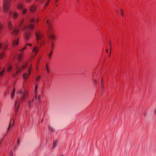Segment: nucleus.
Masks as SVG:
<instances>
[{
  "label": "nucleus",
  "mask_w": 156,
  "mask_h": 156,
  "mask_svg": "<svg viewBox=\"0 0 156 156\" xmlns=\"http://www.w3.org/2000/svg\"><path fill=\"white\" fill-rule=\"evenodd\" d=\"M46 22L48 25L47 34L48 37L52 40L54 41L55 37L53 34L54 29L52 27L51 23L49 21L48 19L47 20Z\"/></svg>",
  "instance_id": "nucleus-1"
},
{
  "label": "nucleus",
  "mask_w": 156,
  "mask_h": 156,
  "mask_svg": "<svg viewBox=\"0 0 156 156\" xmlns=\"http://www.w3.org/2000/svg\"><path fill=\"white\" fill-rule=\"evenodd\" d=\"M12 0H4L3 9L4 12H6L9 10Z\"/></svg>",
  "instance_id": "nucleus-2"
},
{
  "label": "nucleus",
  "mask_w": 156,
  "mask_h": 156,
  "mask_svg": "<svg viewBox=\"0 0 156 156\" xmlns=\"http://www.w3.org/2000/svg\"><path fill=\"white\" fill-rule=\"evenodd\" d=\"M8 27L11 34H14L15 36H16L18 34L19 31V30L16 28H13L10 22L8 23Z\"/></svg>",
  "instance_id": "nucleus-3"
},
{
  "label": "nucleus",
  "mask_w": 156,
  "mask_h": 156,
  "mask_svg": "<svg viewBox=\"0 0 156 156\" xmlns=\"http://www.w3.org/2000/svg\"><path fill=\"white\" fill-rule=\"evenodd\" d=\"M36 41L37 43H40L41 45L43 44L44 41H40L39 40H41L43 37V34L41 32H36Z\"/></svg>",
  "instance_id": "nucleus-4"
},
{
  "label": "nucleus",
  "mask_w": 156,
  "mask_h": 156,
  "mask_svg": "<svg viewBox=\"0 0 156 156\" xmlns=\"http://www.w3.org/2000/svg\"><path fill=\"white\" fill-rule=\"evenodd\" d=\"M17 93L19 94L21 96V102H23L28 96V92L26 90L23 91L22 90H21L18 91Z\"/></svg>",
  "instance_id": "nucleus-5"
},
{
  "label": "nucleus",
  "mask_w": 156,
  "mask_h": 156,
  "mask_svg": "<svg viewBox=\"0 0 156 156\" xmlns=\"http://www.w3.org/2000/svg\"><path fill=\"white\" fill-rule=\"evenodd\" d=\"M32 67V66H31V68ZM31 68H29L28 69V73L27 72H25L23 75V78L26 80L29 77L31 73Z\"/></svg>",
  "instance_id": "nucleus-6"
},
{
  "label": "nucleus",
  "mask_w": 156,
  "mask_h": 156,
  "mask_svg": "<svg viewBox=\"0 0 156 156\" xmlns=\"http://www.w3.org/2000/svg\"><path fill=\"white\" fill-rule=\"evenodd\" d=\"M34 28V26L32 24H30L28 26L27 24H26L23 27V31L26 30L28 28L30 30H32Z\"/></svg>",
  "instance_id": "nucleus-7"
},
{
  "label": "nucleus",
  "mask_w": 156,
  "mask_h": 156,
  "mask_svg": "<svg viewBox=\"0 0 156 156\" xmlns=\"http://www.w3.org/2000/svg\"><path fill=\"white\" fill-rule=\"evenodd\" d=\"M16 66L17 70L16 71L15 74H14L13 76H16L18 73H20L22 69L24 68L25 67H26L27 66V64L26 63L24 64L22 66V68H20L18 66Z\"/></svg>",
  "instance_id": "nucleus-8"
},
{
  "label": "nucleus",
  "mask_w": 156,
  "mask_h": 156,
  "mask_svg": "<svg viewBox=\"0 0 156 156\" xmlns=\"http://www.w3.org/2000/svg\"><path fill=\"white\" fill-rule=\"evenodd\" d=\"M18 8L22 10L23 14L24 15L26 13L27 10L23 8V5L22 4H19L18 6Z\"/></svg>",
  "instance_id": "nucleus-9"
},
{
  "label": "nucleus",
  "mask_w": 156,
  "mask_h": 156,
  "mask_svg": "<svg viewBox=\"0 0 156 156\" xmlns=\"http://www.w3.org/2000/svg\"><path fill=\"white\" fill-rule=\"evenodd\" d=\"M30 32L29 30L25 31L24 34V37L26 40L28 41L29 40V38L30 36Z\"/></svg>",
  "instance_id": "nucleus-10"
},
{
  "label": "nucleus",
  "mask_w": 156,
  "mask_h": 156,
  "mask_svg": "<svg viewBox=\"0 0 156 156\" xmlns=\"http://www.w3.org/2000/svg\"><path fill=\"white\" fill-rule=\"evenodd\" d=\"M8 14L9 16H11L12 14L13 17L15 19H16L17 18L18 16V13L15 12H12V11H10L8 13Z\"/></svg>",
  "instance_id": "nucleus-11"
},
{
  "label": "nucleus",
  "mask_w": 156,
  "mask_h": 156,
  "mask_svg": "<svg viewBox=\"0 0 156 156\" xmlns=\"http://www.w3.org/2000/svg\"><path fill=\"white\" fill-rule=\"evenodd\" d=\"M20 105V101H17L15 104V107L16 108L15 114L16 115L17 114V112L18 111L19 107Z\"/></svg>",
  "instance_id": "nucleus-12"
},
{
  "label": "nucleus",
  "mask_w": 156,
  "mask_h": 156,
  "mask_svg": "<svg viewBox=\"0 0 156 156\" xmlns=\"http://www.w3.org/2000/svg\"><path fill=\"white\" fill-rule=\"evenodd\" d=\"M19 41V38H16L14 40H13L12 41V45L14 47L17 45L18 44Z\"/></svg>",
  "instance_id": "nucleus-13"
},
{
  "label": "nucleus",
  "mask_w": 156,
  "mask_h": 156,
  "mask_svg": "<svg viewBox=\"0 0 156 156\" xmlns=\"http://www.w3.org/2000/svg\"><path fill=\"white\" fill-rule=\"evenodd\" d=\"M39 49V47L38 46H34L33 48L32 52L34 53L35 55H37Z\"/></svg>",
  "instance_id": "nucleus-14"
},
{
  "label": "nucleus",
  "mask_w": 156,
  "mask_h": 156,
  "mask_svg": "<svg viewBox=\"0 0 156 156\" xmlns=\"http://www.w3.org/2000/svg\"><path fill=\"white\" fill-rule=\"evenodd\" d=\"M15 120H13V123H12V122H10V124H9V127L8 129V130H7V133H8L9 131V130L11 128V127H12L14 123H15Z\"/></svg>",
  "instance_id": "nucleus-15"
},
{
  "label": "nucleus",
  "mask_w": 156,
  "mask_h": 156,
  "mask_svg": "<svg viewBox=\"0 0 156 156\" xmlns=\"http://www.w3.org/2000/svg\"><path fill=\"white\" fill-rule=\"evenodd\" d=\"M7 46L5 44L2 45V44L0 43V49H2L3 50H5L7 48Z\"/></svg>",
  "instance_id": "nucleus-16"
},
{
  "label": "nucleus",
  "mask_w": 156,
  "mask_h": 156,
  "mask_svg": "<svg viewBox=\"0 0 156 156\" xmlns=\"http://www.w3.org/2000/svg\"><path fill=\"white\" fill-rule=\"evenodd\" d=\"M101 92L102 93H103L104 92V87L102 81H101Z\"/></svg>",
  "instance_id": "nucleus-17"
},
{
  "label": "nucleus",
  "mask_w": 156,
  "mask_h": 156,
  "mask_svg": "<svg viewBox=\"0 0 156 156\" xmlns=\"http://www.w3.org/2000/svg\"><path fill=\"white\" fill-rule=\"evenodd\" d=\"M48 128L49 130L51 131V132L53 133L55 132V129L51 126L50 125H48Z\"/></svg>",
  "instance_id": "nucleus-18"
},
{
  "label": "nucleus",
  "mask_w": 156,
  "mask_h": 156,
  "mask_svg": "<svg viewBox=\"0 0 156 156\" xmlns=\"http://www.w3.org/2000/svg\"><path fill=\"white\" fill-rule=\"evenodd\" d=\"M12 67L11 65H8L7 66L8 72H10L12 69Z\"/></svg>",
  "instance_id": "nucleus-19"
},
{
  "label": "nucleus",
  "mask_w": 156,
  "mask_h": 156,
  "mask_svg": "<svg viewBox=\"0 0 156 156\" xmlns=\"http://www.w3.org/2000/svg\"><path fill=\"white\" fill-rule=\"evenodd\" d=\"M5 71V69H3V70H1L0 72V77L2 76H3V75L4 74Z\"/></svg>",
  "instance_id": "nucleus-20"
},
{
  "label": "nucleus",
  "mask_w": 156,
  "mask_h": 156,
  "mask_svg": "<svg viewBox=\"0 0 156 156\" xmlns=\"http://www.w3.org/2000/svg\"><path fill=\"white\" fill-rule=\"evenodd\" d=\"M36 7L34 5H33L30 8V10L32 12H34L36 10Z\"/></svg>",
  "instance_id": "nucleus-21"
},
{
  "label": "nucleus",
  "mask_w": 156,
  "mask_h": 156,
  "mask_svg": "<svg viewBox=\"0 0 156 156\" xmlns=\"http://www.w3.org/2000/svg\"><path fill=\"white\" fill-rule=\"evenodd\" d=\"M20 139H18V140H17V144L15 147V149H16V148H17L18 146L19 145V144H20Z\"/></svg>",
  "instance_id": "nucleus-22"
},
{
  "label": "nucleus",
  "mask_w": 156,
  "mask_h": 156,
  "mask_svg": "<svg viewBox=\"0 0 156 156\" xmlns=\"http://www.w3.org/2000/svg\"><path fill=\"white\" fill-rule=\"evenodd\" d=\"M22 54L21 53H20L19 54V55L18 56V61H20L21 60V58H22Z\"/></svg>",
  "instance_id": "nucleus-23"
},
{
  "label": "nucleus",
  "mask_w": 156,
  "mask_h": 156,
  "mask_svg": "<svg viewBox=\"0 0 156 156\" xmlns=\"http://www.w3.org/2000/svg\"><path fill=\"white\" fill-rule=\"evenodd\" d=\"M57 145V142L56 141H54L53 143V146L52 148H54Z\"/></svg>",
  "instance_id": "nucleus-24"
},
{
  "label": "nucleus",
  "mask_w": 156,
  "mask_h": 156,
  "mask_svg": "<svg viewBox=\"0 0 156 156\" xmlns=\"http://www.w3.org/2000/svg\"><path fill=\"white\" fill-rule=\"evenodd\" d=\"M4 57V54L2 53L0 54V59Z\"/></svg>",
  "instance_id": "nucleus-25"
},
{
  "label": "nucleus",
  "mask_w": 156,
  "mask_h": 156,
  "mask_svg": "<svg viewBox=\"0 0 156 156\" xmlns=\"http://www.w3.org/2000/svg\"><path fill=\"white\" fill-rule=\"evenodd\" d=\"M31 101H29L28 103V106L29 108H30L31 107Z\"/></svg>",
  "instance_id": "nucleus-26"
},
{
  "label": "nucleus",
  "mask_w": 156,
  "mask_h": 156,
  "mask_svg": "<svg viewBox=\"0 0 156 156\" xmlns=\"http://www.w3.org/2000/svg\"><path fill=\"white\" fill-rule=\"evenodd\" d=\"M46 69L47 72L48 73H49V71L48 67L47 65H46Z\"/></svg>",
  "instance_id": "nucleus-27"
},
{
  "label": "nucleus",
  "mask_w": 156,
  "mask_h": 156,
  "mask_svg": "<svg viewBox=\"0 0 156 156\" xmlns=\"http://www.w3.org/2000/svg\"><path fill=\"white\" fill-rule=\"evenodd\" d=\"M35 21V19H31L30 23H33Z\"/></svg>",
  "instance_id": "nucleus-28"
},
{
  "label": "nucleus",
  "mask_w": 156,
  "mask_h": 156,
  "mask_svg": "<svg viewBox=\"0 0 156 156\" xmlns=\"http://www.w3.org/2000/svg\"><path fill=\"white\" fill-rule=\"evenodd\" d=\"M15 95V93H12L11 95V98L12 99H13L14 96Z\"/></svg>",
  "instance_id": "nucleus-29"
},
{
  "label": "nucleus",
  "mask_w": 156,
  "mask_h": 156,
  "mask_svg": "<svg viewBox=\"0 0 156 156\" xmlns=\"http://www.w3.org/2000/svg\"><path fill=\"white\" fill-rule=\"evenodd\" d=\"M26 49V47H24V48H23L22 49H21L20 50H19V51H20V52L22 51H23L24 50Z\"/></svg>",
  "instance_id": "nucleus-30"
},
{
  "label": "nucleus",
  "mask_w": 156,
  "mask_h": 156,
  "mask_svg": "<svg viewBox=\"0 0 156 156\" xmlns=\"http://www.w3.org/2000/svg\"><path fill=\"white\" fill-rule=\"evenodd\" d=\"M37 99L38 101H39V103H40V101H41V95H39L37 97Z\"/></svg>",
  "instance_id": "nucleus-31"
},
{
  "label": "nucleus",
  "mask_w": 156,
  "mask_h": 156,
  "mask_svg": "<svg viewBox=\"0 0 156 156\" xmlns=\"http://www.w3.org/2000/svg\"><path fill=\"white\" fill-rule=\"evenodd\" d=\"M37 85L36 86L35 88V93H36L37 91Z\"/></svg>",
  "instance_id": "nucleus-32"
},
{
  "label": "nucleus",
  "mask_w": 156,
  "mask_h": 156,
  "mask_svg": "<svg viewBox=\"0 0 156 156\" xmlns=\"http://www.w3.org/2000/svg\"><path fill=\"white\" fill-rule=\"evenodd\" d=\"M40 76H39L38 77H37L36 78V80L37 81H38L40 80Z\"/></svg>",
  "instance_id": "nucleus-33"
},
{
  "label": "nucleus",
  "mask_w": 156,
  "mask_h": 156,
  "mask_svg": "<svg viewBox=\"0 0 156 156\" xmlns=\"http://www.w3.org/2000/svg\"><path fill=\"white\" fill-rule=\"evenodd\" d=\"M49 0L48 1L47 3H45V4L44 5V7L47 6L48 5V3H49Z\"/></svg>",
  "instance_id": "nucleus-34"
},
{
  "label": "nucleus",
  "mask_w": 156,
  "mask_h": 156,
  "mask_svg": "<svg viewBox=\"0 0 156 156\" xmlns=\"http://www.w3.org/2000/svg\"><path fill=\"white\" fill-rule=\"evenodd\" d=\"M52 51H51L49 53V54L48 55L49 57L50 58L51 57V55H52Z\"/></svg>",
  "instance_id": "nucleus-35"
},
{
  "label": "nucleus",
  "mask_w": 156,
  "mask_h": 156,
  "mask_svg": "<svg viewBox=\"0 0 156 156\" xmlns=\"http://www.w3.org/2000/svg\"><path fill=\"white\" fill-rule=\"evenodd\" d=\"M120 12H121V16H123L124 15L123 14V11L122 10H121Z\"/></svg>",
  "instance_id": "nucleus-36"
},
{
  "label": "nucleus",
  "mask_w": 156,
  "mask_h": 156,
  "mask_svg": "<svg viewBox=\"0 0 156 156\" xmlns=\"http://www.w3.org/2000/svg\"><path fill=\"white\" fill-rule=\"evenodd\" d=\"M154 114H156V108H155L154 110Z\"/></svg>",
  "instance_id": "nucleus-37"
},
{
  "label": "nucleus",
  "mask_w": 156,
  "mask_h": 156,
  "mask_svg": "<svg viewBox=\"0 0 156 156\" xmlns=\"http://www.w3.org/2000/svg\"><path fill=\"white\" fill-rule=\"evenodd\" d=\"M13 154V153L12 151H11L10 154V156H12Z\"/></svg>",
  "instance_id": "nucleus-38"
},
{
  "label": "nucleus",
  "mask_w": 156,
  "mask_h": 156,
  "mask_svg": "<svg viewBox=\"0 0 156 156\" xmlns=\"http://www.w3.org/2000/svg\"><path fill=\"white\" fill-rule=\"evenodd\" d=\"M51 49H52V48H53V45H54V44H53V43L52 42H51Z\"/></svg>",
  "instance_id": "nucleus-39"
},
{
  "label": "nucleus",
  "mask_w": 156,
  "mask_h": 156,
  "mask_svg": "<svg viewBox=\"0 0 156 156\" xmlns=\"http://www.w3.org/2000/svg\"><path fill=\"white\" fill-rule=\"evenodd\" d=\"M26 45H27L29 46H31L32 45V44H30V43H27V44Z\"/></svg>",
  "instance_id": "nucleus-40"
},
{
  "label": "nucleus",
  "mask_w": 156,
  "mask_h": 156,
  "mask_svg": "<svg viewBox=\"0 0 156 156\" xmlns=\"http://www.w3.org/2000/svg\"><path fill=\"white\" fill-rule=\"evenodd\" d=\"M23 20L21 21V22H20V26H21V25H22V23H23Z\"/></svg>",
  "instance_id": "nucleus-41"
},
{
  "label": "nucleus",
  "mask_w": 156,
  "mask_h": 156,
  "mask_svg": "<svg viewBox=\"0 0 156 156\" xmlns=\"http://www.w3.org/2000/svg\"><path fill=\"white\" fill-rule=\"evenodd\" d=\"M15 89L14 88L13 90V91H12V93H15Z\"/></svg>",
  "instance_id": "nucleus-42"
},
{
  "label": "nucleus",
  "mask_w": 156,
  "mask_h": 156,
  "mask_svg": "<svg viewBox=\"0 0 156 156\" xmlns=\"http://www.w3.org/2000/svg\"><path fill=\"white\" fill-rule=\"evenodd\" d=\"M94 82H95V83L96 84H97V80H94Z\"/></svg>",
  "instance_id": "nucleus-43"
},
{
  "label": "nucleus",
  "mask_w": 156,
  "mask_h": 156,
  "mask_svg": "<svg viewBox=\"0 0 156 156\" xmlns=\"http://www.w3.org/2000/svg\"><path fill=\"white\" fill-rule=\"evenodd\" d=\"M35 99L37 98L36 93H35Z\"/></svg>",
  "instance_id": "nucleus-44"
},
{
  "label": "nucleus",
  "mask_w": 156,
  "mask_h": 156,
  "mask_svg": "<svg viewBox=\"0 0 156 156\" xmlns=\"http://www.w3.org/2000/svg\"><path fill=\"white\" fill-rule=\"evenodd\" d=\"M34 101V99H32V101H31V103L32 102H33Z\"/></svg>",
  "instance_id": "nucleus-45"
},
{
  "label": "nucleus",
  "mask_w": 156,
  "mask_h": 156,
  "mask_svg": "<svg viewBox=\"0 0 156 156\" xmlns=\"http://www.w3.org/2000/svg\"><path fill=\"white\" fill-rule=\"evenodd\" d=\"M117 12V13H118L119 12V11L117 10H116V11L115 12Z\"/></svg>",
  "instance_id": "nucleus-46"
},
{
  "label": "nucleus",
  "mask_w": 156,
  "mask_h": 156,
  "mask_svg": "<svg viewBox=\"0 0 156 156\" xmlns=\"http://www.w3.org/2000/svg\"><path fill=\"white\" fill-rule=\"evenodd\" d=\"M106 52H108V50L107 49H106Z\"/></svg>",
  "instance_id": "nucleus-47"
},
{
  "label": "nucleus",
  "mask_w": 156,
  "mask_h": 156,
  "mask_svg": "<svg viewBox=\"0 0 156 156\" xmlns=\"http://www.w3.org/2000/svg\"><path fill=\"white\" fill-rule=\"evenodd\" d=\"M26 115L27 114V111H26Z\"/></svg>",
  "instance_id": "nucleus-48"
},
{
  "label": "nucleus",
  "mask_w": 156,
  "mask_h": 156,
  "mask_svg": "<svg viewBox=\"0 0 156 156\" xmlns=\"http://www.w3.org/2000/svg\"><path fill=\"white\" fill-rule=\"evenodd\" d=\"M43 121V119H42V120H41V122H42Z\"/></svg>",
  "instance_id": "nucleus-49"
},
{
  "label": "nucleus",
  "mask_w": 156,
  "mask_h": 156,
  "mask_svg": "<svg viewBox=\"0 0 156 156\" xmlns=\"http://www.w3.org/2000/svg\"><path fill=\"white\" fill-rule=\"evenodd\" d=\"M61 156H64L63 155H62Z\"/></svg>",
  "instance_id": "nucleus-50"
},
{
  "label": "nucleus",
  "mask_w": 156,
  "mask_h": 156,
  "mask_svg": "<svg viewBox=\"0 0 156 156\" xmlns=\"http://www.w3.org/2000/svg\"><path fill=\"white\" fill-rule=\"evenodd\" d=\"M110 54H111V52L110 53V55H109V56H110Z\"/></svg>",
  "instance_id": "nucleus-51"
},
{
  "label": "nucleus",
  "mask_w": 156,
  "mask_h": 156,
  "mask_svg": "<svg viewBox=\"0 0 156 156\" xmlns=\"http://www.w3.org/2000/svg\"><path fill=\"white\" fill-rule=\"evenodd\" d=\"M77 1H78V0H76Z\"/></svg>",
  "instance_id": "nucleus-52"
}]
</instances>
